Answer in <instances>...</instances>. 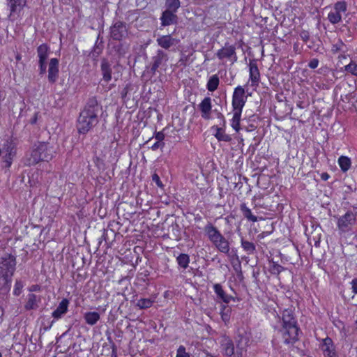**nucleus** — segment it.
<instances>
[{
    "label": "nucleus",
    "instance_id": "a211bd4d",
    "mask_svg": "<svg viewBox=\"0 0 357 357\" xmlns=\"http://www.w3.org/2000/svg\"><path fill=\"white\" fill-rule=\"evenodd\" d=\"M222 353L229 357L234 354V345L233 341L228 337H223L220 342Z\"/></svg>",
    "mask_w": 357,
    "mask_h": 357
},
{
    "label": "nucleus",
    "instance_id": "37998d69",
    "mask_svg": "<svg viewBox=\"0 0 357 357\" xmlns=\"http://www.w3.org/2000/svg\"><path fill=\"white\" fill-rule=\"evenodd\" d=\"M23 288V284L21 281L17 280L15 284L13 293L15 295L18 296L21 294Z\"/></svg>",
    "mask_w": 357,
    "mask_h": 357
},
{
    "label": "nucleus",
    "instance_id": "393cba45",
    "mask_svg": "<svg viewBox=\"0 0 357 357\" xmlns=\"http://www.w3.org/2000/svg\"><path fill=\"white\" fill-rule=\"evenodd\" d=\"M213 289L217 295V298L224 302L225 303H229L231 300H234V297L228 295L223 290L222 287L220 284H215L213 285Z\"/></svg>",
    "mask_w": 357,
    "mask_h": 357
},
{
    "label": "nucleus",
    "instance_id": "6e6552de",
    "mask_svg": "<svg viewBox=\"0 0 357 357\" xmlns=\"http://www.w3.org/2000/svg\"><path fill=\"white\" fill-rule=\"evenodd\" d=\"M110 36L115 40H121L128 36V27L126 22H115L110 27Z\"/></svg>",
    "mask_w": 357,
    "mask_h": 357
},
{
    "label": "nucleus",
    "instance_id": "bb28decb",
    "mask_svg": "<svg viewBox=\"0 0 357 357\" xmlns=\"http://www.w3.org/2000/svg\"><path fill=\"white\" fill-rule=\"evenodd\" d=\"M241 245L248 255H253L256 252V245L255 243L243 237L241 239Z\"/></svg>",
    "mask_w": 357,
    "mask_h": 357
},
{
    "label": "nucleus",
    "instance_id": "3c124183",
    "mask_svg": "<svg viewBox=\"0 0 357 357\" xmlns=\"http://www.w3.org/2000/svg\"><path fill=\"white\" fill-rule=\"evenodd\" d=\"M165 146V144H161L160 142H155L151 147L153 151H155L158 149H162Z\"/></svg>",
    "mask_w": 357,
    "mask_h": 357
},
{
    "label": "nucleus",
    "instance_id": "c9c22d12",
    "mask_svg": "<svg viewBox=\"0 0 357 357\" xmlns=\"http://www.w3.org/2000/svg\"><path fill=\"white\" fill-rule=\"evenodd\" d=\"M176 261L181 268L185 269L190 263V257L187 254H180L177 257Z\"/></svg>",
    "mask_w": 357,
    "mask_h": 357
},
{
    "label": "nucleus",
    "instance_id": "c756f323",
    "mask_svg": "<svg viewBox=\"0 0 357 357\" xmlns=\"http://www.w3.org/2000/svg\"><path fill=\"white\" fill-rule=\"evenodd\" d=\"M49 47L46 44H42L37 48L39 61H46L48 56Z\"/></svg>",
    "mask_w": 357,
    "mask_h": 357
},
{
    "label": "nucleus",
    "instance_id": "13d9d810",
    "mask_svg": "<svg viewBox=\"0 0 357 357\" xmlns=\"http://www.w3.org/2000/svg\"><path fill=\"white\" fill-rule=\"evenodd\" d=\"M321 178L322 180L326 181L329 178V175H328V173L324 172V173L321 174Z\"/></svg>",
    "mask_w": 357,
    "mask_h": 357
},
{
    "label": "nucleus",
    "instance_id": "a18cd8bd",
    "mask_svg": "<svg viewBox=\"0 0 357 357\" xmlns=\"http://www.w3.org/2000/svg\"><path fill=\"white\" fill-rule=\"evenodd\" d=\"M299 36L302 40L305 43H306L310 39V33L307 31H301L299 33Z\"/></svg>",
    "mask_w": 357,
    "mask_h": 357
},
{
    "label": "nucleus",
    "instance_id": "8fccbe9b",
    "mask_svg": "<svg viewBox=\"0 0 357 357\" xmlns=\"http://www.w3.org/2000/svg\"><path fill=\"white\" fill-rule=\"evenodd\" d=\"M319 65V60L317 59H312L308 63V66L312 68H316Z\"/></svg>",
    "mask_w": 357,
    "mask_h": 357
},
{
    "label": "nucleus",
    "instance_id": "79ce46f5",
    "mask_svg": "<svg viewBox=\"0 0 357 357\" xmlns=\"http://www.w3.org/2000/svg\"><path fill=\"white\" fill-rule=\"evenodd\" d=\"M334 10L340 14L345 13L347 10V5L344 1H338L334 6Z\"/></svg>",
    "mask_w": 357,
    "mask_h": 357
},
{
    "label": "nucleus",
    "instance_id": "412c9836",
    "mask_svg": "<svg viewBox=\"0 0 357 357\" xmlns=\"http://www.w3.org/2000/svg\"><path fill=\"white\" fill-rule=\"evenodd\" d=\"M68 305L69 301L67 298L62 299L56 309L52 312V317L56 320L61 319L67 313Z\"/></svg>",
    "mask_w": 357,
    "mask_h": 357
},
{
    "label": "nucleus",
    "instance_id": "9d476101",
    "mask_svg": "<svg viewBox=\"0 0 357 357\" xmlns=\"http://www.w3.org/2000/svg\"><path fill=\"white\" fill-rule=\"evenodd\" d=\"M245 94V91L241 86H238L234 89L232 96L233 109H243L247 99Z\"/></svg>",
    "mask_w": 357,
    "mask_h": 357
},
{
    "label": "nucleus",
    "instance_id": "cd10ccee",
    "mask_svg": "<svg viewBox=\"0 0 357 357\" xmlns=\"http://www.w3.org/2000/svg\"><path fill=\"white\" fill-rule=\"evenodd\" d=\"M240 210L243 213V215L249 221L255 222L257 221V216L252 215L251 210L247 207L245 203H242L240 205Z\"/></svg>",
    "mask_w": 357,
    "mask_h": 357
},
{
    "label": "nucleus",
    "instance_id": "5fc2aeb1",
    "mask_svg": "<svg viewBox=\"0 0 357 357\" xmlns=\"http://www.w3.org/2000/svg\"><path fill=\"white\" fill-rule=\"evenodd\" d=\"M128 91H129V86L127 85V86H126L123 89V90H122V91H121V98H122L123 99H125V98H126V96H127V94H128Z\"/></svg>",
    "mask_w": 357,
    "mask_h": 357
},
{
    "label": "nucleus",
    "instance_id": "f704fd0d",
    "mask_svg": "<svg viewBox=\"0 0 357 357\" xmlns=\"http://www.w3.org/2000/svg\"><path fill=\"white\" fill-rule=\"evenodd\" d=\"M219 85V77L218 75H214L212 77H210V79L208 81L207 83V89L209 91H214L218 89V86Z\"/></svg>",
    "mask_w": 357,
    "mask_h": 357
},
{
    "label": "nucleus",
    "instance_id": "5701e85b",
    "mask_svg": "<svg viewBox=\"0 0 357 357\" xmlns=\"http://www.w3.org/2000/svg\"><path fill=\"white\" fill-rule=\"evenodd\" d=\"M12 277L6 274L0 273V294L6 295L7 294L11 286Z\"/></svg>",
    "mask_w": 357,
    "mask_h": 357
},
{
    "label": "nucleus",
    "instance_id": "f03ea898",
    "mask_svg": "<svg viewBox=\"0 0 357 357\" xmlns=\"http://www.w3.org/2000/svg\"><path fill=\"white\" fill-rule=\"evenodd\" d=\"M55 153L54 146L48 142H39L34 145L31 155L25 158L24 165L26 166L35 165L40 161L51 160Z\"/></svg>",
    "mask_w": 357,
    "mask_h": 357
},
{
    "label": "nucleus",
    "instance_id": "bf43d9fd",
    "mask_svg": "<svg viewBox=\"0 0 357 357\" xmlns=\"http://www.w3.org/2000/svg\"><path fill=\"white\" fill-rule=\"evenodd\" d=\"M40 288L38 285H33L31 289H30V291H37Z\"/></svg>",
    "mask_w": 357,
    "mask_h": 357
},
{
    "label": "nucleus",
    "instance_id": "4c0bfd02",
    "mask_svg": "<svg viewBox=\"0 0 357 357\" xmlns=\"http://www.w3.org/2000/svg\"><path fill=\"white\" fill-rule=\"evenodd\" d=\"M332 51L334 53L337 52H345L347 51V46L342 42V40L339 39L336 43L333 44L332 46Z\"/></svg>",
    "mask_w": 357,
    "mask_h": 357
},
{
    "label": "nucleus",
    "instance_id": "0e129e2a",
    "mask_svg": "<svg viewBox=\"0 0 357 357\" xmlns=\"http://www.w3.org/2000/svg\"><path fill=\"white\" fill-rule=\"evenodd\" d=\"M308 47L311 49V48H313V46L312 45H309Z\"/></svg>",
    "mask_w": 357,
    "mask_h": 357
},
{
    "label": "nucleus",
    "instance_id": "dca6fc26",
    "mask_svg": "<svg viewBox=\"0 0 357 357\" xmlns=\"http://www.w3.org/2000/svg\"><path fill=\"white\" fill-rule=\"evenodd\" d=\"M59 77V60L56 58H52L49 63L48 68V81L54 84Z\"/></svg>",
    "mask_w": 357,
    "mask_h": 357
},
{
    "label": "nucleus",
    "instance_id": "2f4dec72",
    "mask_svg": "<svg viewBox=\"0 0 357 357\" xmlns=\"http://www.w3.org/2000/svg\"><path fill=\"white\" fill-rule=\"evenodd\" d=\"M338 164L341 168V170L344 172H346L351 167V159L347 156L342 155L338 159Z\"/></svg>",
    "mask_w": 357,
    "mask_h": 357
},
{
    "label": "nucleus",
    "instance_id": "20e7f679",
    "mask_svg": "<svg viewBox=\"0 0 357 357\" xmlns=\"http://www.w3.org/2000/svg\"><path fill=\"white\" fill-rule=\"evenodd\" d=\"M356 220V213L348 211L344 215L337 217V227L340 234L351 230Z\"/></svg>",
    "mask_w": 357,
    "mask_h": 357
},
{
    "label": "nucleus",
    "instance_id": "de8ad7c7",
    "mask_svg": "<svg viewBox=\"0 0 357 357\" xmlns=\"http://www.w3.org/2000/svg\"><path fill=\"white\" fill-rule=\"evenodd\" d=\"M155 138L156 142H160L161 144H165L163 142L165 139V134L162 132H158L155 134Z\"/></svg>",
    "mask_w": 357,
    "mask_h": 357
},
{
    "label": "nucleus",
    "instance_id": "a878e982",
    "mask_svg": "<svg viewBox=\"0 0 357 357\" xmlns=\"http://www.w3.org/2000/svg\"><path fill=\"white\" fill-rule=\"evenodd\" d=\"M85 322L90 325H95L100 319V314L97 312H87L84 314Z\"/></svg>",
    "mask_w": 357,
    "mask_h": 357
},
{
    "label": "nucleus",
    "instance_id": "423d86ee",
    "mask_svg": "<svg viewBox=\"0 0 357 357\" xmlns=\"http://www.w3.org/2000/svg\"><path fill=\"white\" fill-rule=\"evenodd\" d=\"M99 122L98 117L79 114L77 120V130L79 133L86 134Z\"/></svg>",
    "mask_w": 357,
    "mask_h": 357
},
{
    "label": "nucleus",
    "instance_id": "0eeeda50",
    "mask_svg": "<svg viewBox=\"0 0 357 357\" xmlns=\"http://www.w3.org/2000/svg\"><path fill=\"white\" fill-rule=\"evenodd\" d=\"M101 112L102 106L98 103L96 97H91L89 98L79 114L98 117V114Z\"/></svg>",
    "mask_w": 357,
    "mask_h": 357
},
{
    "label": "nucleus",
    "instance_id": "680f3d73",
    "mask_svg": "<svg viewBox=\"0 0 357 357\" xmlns=\"http://www.w3.org/2000/svg\"><path fill=\"white\" fill-rule=\"evenodd\" d=\"M258 274H259V272H255V271H254V272H253V277H255V278H257Z\"/></svg>",
    "mask_w": 357,
    "mask_h": 357
},
{
    "label": "nucleus",
    "instance_id": "49530a36",
    "mask_svg": "<svg viewBox=\"0 0 357 357\" xmlns=\"http://www.w3.org/2000/svg\"><path fill=\"white\" fill-rule=\"evenodd\" d=\"M152 181L155 183V184L157 185L158 187H159V188L163 187V184H162V181H160L159 176L157 174L155 173L152 175Z\"/></svg>",
    "mask_w": 357,
    "mask_h": 357
},
{
    "label": "nucleus",
    "instance_id": "1a4fd4ad",
    "mask_svg": "<svg viewBox=\"0 0 357 357\" xmlns=\"http://www.w3.org/2000/svg\"><path fill=\"white\" fill-rule=\"evenodd\" d=\"M26 4V0H7V6L10 10L9 20L13 21L18 18Z\"/></svg>",
    "mask_w": 357,
    "mask_h": 357
},
{
    "label": "nucleus",
    "instance_id": "603ef678",
    "mask_svg": "<svg viewBox=\"0 0 357 357\" xmlns=\"http://www.w3.org/2000/svg\"><path fill=\"white\" fill-rule=\"evenodd\" d=\"M352 291L357 294V278H354L351 282Z\"/></svg>",
    "mask_w": 357,
    "mask_h": 357
},
{
    "label": "nucleus",
    "instance_id": "ea45409f",
    "mask_svg": "<svg viewBox=\"0 0 357 357\" xmlns=\"http://www.w3.org/2000/svg\"><path fill=\"white\" fill-rule=\"evenodd\" d=\"M284 270V268L283 266L275 262H273L271 266H270V272L274 275H279Z\"/></svg>",
    "mask_w": 357,
    "mask_h": 357
},
{
    "label": "nucleus",
    "instance_id": "b1692460",
    "mask_svg": "<svg viewBox=\"0 0 357 357\" xmlns=\"http://www.w3.org/2000/svg\"><path fill=\"white\" fill-rule=\"evenodd\" d=\"M100 70L102 79L105 82H109L112 79V67L111 64L106 59H102L100 64Z\"/></svg>",
    "mask_w": 357,
    "mask_h": 357
},
{
    "label": "nucleus",
    "instance_id": "aec40b11",
    "mask_svg": "<svg viewBox=\"0 0 357 357\" xmlns=\"http://www.w3.org/2000/svg\"><path fill=\"white\" fill-rule=\"evenodd\" d=\"M199 108L202 112V117L208 120L211 118V99L210 97H206L199 105Z\"/></svg>",
    "mask_w": 357,
    "mask_h": 357
},
{
    "label": "nucleus",
    "instance_id": "4be33fe9",
    "mask_svg": "<svg viewBox=\"0 0 357 357\" xmlns=\"http://www.w3.org/2000/svg\"><path fill=\"white\" fill-rule=\"evenodd\" d=\"M321 347L325 357H337L333 342L330 337L323 340Z\"/></svg>",
    "mask_w": 357,
    "mask_h": 357
},
{
    "label": "nucleus",
    "instance_id": "4468645a",
    "mask_svg": "<svg viewBox=\"0 0 357 357\" xmlns=\"http://www.w3.org/2000/svg\"><path fill=\"white\" fill-rule=\"evenodd\" d=\"M168 60L167 54L161 50H158L156 54L152 58L151 71L155 74L158 68Z\"/></svg>",
    "mask_w": 357,
    "mask_h": 357
},
{
    "label": "nucleus",
    "instance_id": "7c9ffc66",
    "mask_svg": "<svg viewBox=\"0 0 357 357\" xmlns=\"http://www.w3.org/2000/svg\"><path fill=\"white\" fill-rule=\"evenodd\" d=\"M234 115L232 118L231 127L238 132L240 130V120L242 110L234 109Z\"/></svg>",
    "mask_w": 357,
    "mask_h": 357
},
{
    "label": "nucleus",
    "instance_id": "052dcab7",
    "mask_svg": "<svg viewBox=\"0 0 357 357\" xmlns=\"http://www.w3.org/2000/svg\"><path fill=\"white\" fill-rule=\"evenodd\" d=\"M15 59L17 61H20L22 59V56L20 54L17 53L15 56Z\"/></svg>",
    "mask_w": 357,
    "mask_h": 357
},
{
    "label": "nucleus",
    "instance_id": "9b49d317",
    "mask_svg": "<svg viewBox=\"0 0 357 357\" xmlns=\"http://www.w3.org/2000/svg\"><path fill=\"white\" fill-rule=\"evenodd\" d=\"M1 153H4L3 156V162L6 164V167L9 168L13 162V158L16 154V150L13 143L11 141H6L1 150Z\"/></svg>",
    "mask_w": 357,
    "mask_h": 357
},
{
    "label": "nucleus",
    "instance_id": "864d4df0",
    "mask_svg": "<svg viewBox=\"0 0 357 357\" xmlns=\"http://www.w3.org/2000/svg\"><path fill=\"white\" fill-rule=\"evenodd\" d=\"M38 116H39V113L38 112H35L33 116L31 118V119L29 121L30 123L31 124H36L37 123Z\"/></svg>",
    "mask_w": 357,
    "mask_h": 357
},
{
    "label": "nucleus",
    "instance_id": "ddd939ff",
    "mask_svg": "<svg viewBox=\"0 0 357 357\" xmlns=\"http://www.w3.org/2000/svg\"><path fill=\"white\" fill-rule=\"evenodd\" d=\"M218 118L220 119L221 123H220V125L222 126V127H218L217 126H213L212 128V129H214L216 131L215 134V137H216V139L218 141H223V142H230L231 140V137L229 135L225 133V130L223 128L225 126V123H226L224 116L222 115V113L218 112Z\"/></svg>",
    "mask_w": 357,
    "mask_h": 357
},
{
    "label": "nucleus",
    "instance_id": "39448f33",
    "mask_svg": "<svg viewBox=\"0 0 357 357\" xmlns=\"http://www.w3.org/2000/svg\"><path fill=\"white\" fill-rule=\"evenodd\" d=\"M16 259L10 253H5L0 261V273L13 276L15 271Z\"/></svg>",
    "mask_w": 357,
    "mask_h": 357
},
{
    "label": "nucleus",
    "instance_id": "09e8293b",
    "mask_svg": "<svg viewBox=\"0 0 357 357\" xmlns=\"http://www.w3.org/2000/svg\"><path fill=\"white\" fill-rule=\"evenodd\" d=\"M40 67V74L43 75L46 73V61H38Z\"/></svg>",
    "mask_w": 357,
    "mask_h": 357
},
{
    "label": "nucleus",
    "instance_id": "473e14b6",
    "mask_svg": "<svg viewBox=\"0 0 357 357\" xmlns=\"http://www.w3.org/2000/svg\"><path fill=\"white\" fill-rule=\"evenodd\" d=\"M165 10L176 13L181 6L180 0H166Z\"/></svg>",
    "mask_w": 357,
    "mask_h": 357
},
{
    "label": "nucleus",
    "instance_id": "f8f14e48",
    "mask_svg": "<svg viewBox=\"0 0 357 357\" xmlns=\"http://www.w3.org/2000/svg\"><path fill=\"white\" fill-rule=\"evenodd\" d=\"M216 56L220 60L228 59L232 61L233 63L237 61L235 46L229 45L228 44H225L223 47L219 50L216 53Z\"/></svg>",
    "mask_w": 357,
    "mask_h": 357
},
{
    "label": "nucleus",
    "instance_id": "58836bf2",
    "mask_svg": "<svg viewBox=\"0 0 357 357\" xmlns=\"http://www.w3.org/2000/svg\"><path fill=\"white\" fill-rule=\"evenodd\" d=\"M328 19L332 24H337L341 21L342 14L334 10L328 13Z\"/></svg>",
    "mask_w": 357,
    "mask_h": 357
},
{
    "label": "nucleus",
    "instance_id": "a19ab883",
    "mask_svg": "<svg viewBox=\"0 0 357 357\" xmlns=\"http://www.w3.org/2000/svg\"><path fill=\"white\" fill-rule=\"evenodd\" d=\"M345 70L353 75L357 76V64L354 62H351L349 64L344 66Z\"/></svg>",
    "mask_w": 357,
    "mask_h": 357
},
{
    "label": "nucleus",
    "instance_id": "4d7b16f0",
    "mask_svg": "<svg viewBox=\"0 0 357 357\" xmlns=\"http://www.w3.org/2000/svg\"><path fill=\"white\" fill-rule=\"evenodd\" d=\"M112 357H116V347L114 343H112Z\"/></svg>",
    "mask_w": 357,
    "mask_h": 357
},
{
    "label": "nucleus",
    "instance_id": "6e6d98bb",
    "mask_svg": "<svg viewBox=\"0 0 357 357\" xmlns=\"http://www.w3.org/2000/svg\"><path fill=\"white\" fill-rule=\"evenodd\" d=\"M229 257H232L235 258L238 261V264H241V261H239L238 256L236 254V250H232L231 252H230V256Z\"/></svg>",
    "mask_w": 357,
    "mask_h": 357
},
{
    "label": "nucleus",
    "instance_id": "72a5a7b5",
    "mask_svg": "<svg viewBox=\"0 0 357 357\" xmlns=\"http://www.w3.org/2000/svg\"><path fill=\"white\" fill-rule=\"evenodd\" d=\"M231 307L226 305H222L220 309V315L222 321L227 324L230 319Z\"/></svg>",
    "mask_w": 357,
    "mask_h": 357
},
{
    "label": "nucleus",
    "instance_id": "e2e57ef3",
    "mask_svg": "<svg viewBox=\"0 0 357 357\" xmlns=\"http://www.w3.org/2000/svg\"><path fill=\"white\" fill-rule=\"evenodd\" d=\"M2 314H3V313H2V310H1V308L0 307V316H1V315H2Z\"/></svg>",
    "mask_w": 357,
    "mask_h": 357
},
{
    "label": "nucleus",
    "instance_id": "6ab92c4d",
    "mask_svg": "<svg viewBox=\"0 0 357 357\" xmlns=\"http://www.w3.org/2000/svg\"><path fill=\"white\" fill-rule=\"evenodd\" d=\"M160 20L162 26L176 24L178 22V17L176 13L167 10H165L162 13Z\"/></svg>",
    "mask_w": 357,
    "mask_h": 357
},
{
    "label": "nucleus",
    "instance_id": "2eb2a0df",
    "mask_svg": "<svg viewBox=\"0 0 357 357\" xmlns=\"http://www.w3.org/2000/svg\"><path fill=\"white\" fill-rule=\"evenodd\" d=\"M249 74L251 85L252 86H258L259 82L260 80V73L257 64V61L255 59H252L250 61Z\"/></svg>",
    "mask_w": 357,
    "mask_h": 357
},
{
    "label": "nucleus",
    "instance_id": "7ed1b4c3",
    "mask_svg": "<svg viewBox=\"0 0 357 357\" xmlns=\"http://www.w3.org/2000/svg\"><path fill=\"white\" fill-rule=\"evenodd\" d=\"M204 230L209 241L219 252L230 256L229 242L220 233L218 228H216L212 223L208 222L204 227Z\"/></svg>",
    "mask_w": 357,
    "mask_h": 357
},
{
    "label": "nucleus",
    "instance_id": "f3484780",
    "mask_svg": "<svg viewBox=\"0 0 357 357\" xmlns=\"http://www.w3.org/2000/svg\"><path fill=\"white\" fill-rule=\"evenodd\" d=\"M156 41L158 45L162 48L168 50L172 46H176L178 43L179 40L172 37L171 35H165L159 36Z\"/></svg>",
    "mask_w": 357,
    "mask_h": 357
},
{
    "label": "nucleus",
    "instance_id": "f257e3e1",
    "mask_svg": "<svg viewBox=\"0 0 357 357\" xmlns=\"http://www.w3.org/2000/svg\"><path fill=\"white\" fill-rule=\"evenodd\" d=\"M282 326L280 332L282 333L284 342L286 344H294L298 340L299 328L296 320L290 310H285L282 313Z\"/></svg>",
    "mask_w": 357,
    "mask_h": 357
},
{
    "label": "nucleus",
    "instance_id": "c03bdc74",
    "mask_svg": "<svg viewBox=\"0 0 357 357\" xmlns=\"http://www.w3.org/2000/svg\"><path fill=\"white\" fill-rule=\"evenodd\" d=\"M190 354L186 352L185 348L183 346H180L177 349L176 357H190Z\"/></svg>",
    "mask_w": 357,
    "mask_h": 357
},
{
    "label": "nucleus",
    "instance_id": "c85d7f7f",
    "mask_svg": "<svg viewBox=\"0 0 357 357\" xmlns=\"http://www.w3.org/2000/svg\"><path fill=\"white\" fill-rule=\"evenodd\" d=\"M39 299H38L36 295L33 294H30L28 295L27 301L25 304L26 310H30L36 309L38 307V302Z\"/></svg>",
    "mask_w": 357,
    "mask_h": 357
},
{
    "label": "nucleus",
    "instance_id": "e433bc0d",
    "mask_svg": "<svg viewBox=\"0 0 357 357\" xmlns=\"http://www.w3.org/2000/svg\"><path fill=\"white\" fill-rule=\"evenodd\" d=\"M153 301L150 298H141L137 301L136 306L139 309H147L152 306Z\"/></svg>",
    "mask_w": 357,
    "mask_h": 357
}]
</instances>
